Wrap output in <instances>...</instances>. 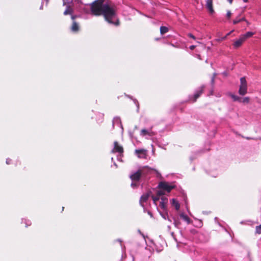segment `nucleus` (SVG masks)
I'll return each instance as SVG.
<instances>
[{"label": "nucleus", "mask_w": 261, "mask_h": 261, "mask_svg": "<svg viewBox=\"0 0 261 261\" xmlns=\"http://www.w3.org/2000/svg\"><path fill=\"white\" fill-rule=\"evenodd\" d=\"M240 19L241 20V21H246V19H245V17H243V18H241V19Z\"/></svg>", "instance_id": "obj_31"}, {"label": "nucleus", "mask_w": 261, "mask_h": 261, "mask_svg": "<svg viewBox=\"0 0 261 261\" xmlns=\"http://www.w3.org/2000/svg\"><path fill=\"white\" fill-rule=\"evenodd\" d=\"M72 0H63V4L64 5H66V4H68L71 2Z\"/></svg>", "instance_id": "obj_26"}, {"label": "nucleus", "mask_w": 261, "mask_h": 261, "mask_svg": "<svg viewBox=\"0 0 261 261\" xmlns=\"http://www.w3.org/2000/svg\"><path fill=\"white\" fill-rule=\"evenodd\" d=\"M168 31V28L165 27H161L160 28V32L162 34L166 33Z\"/></svg>", "instance_id": "obj_18"}, {"label": "nucleus", "mask_w": 261, "mask_h": 261, "mask_svg": "<svg viewBox=\"0 0 261 261\" xmlns=\"http://www.w3.org/2000/svg\"><path fill=\"white\" fill-rule=\"evenodd\" d=\"M160 214L162 216V217L164 219H168V213H167V210H166V211H163L162 212H160Z\"/></svg>", "instance_id": "obj_16"}, {"label": "nucleus", "mask_w": 261, "mask_h": 261, "mask_svg": "<svg viewBox=\"0 0 261 261\" xmlns=\"http://www.w3.org/2000/svg\"><path fill=\"white\" fill-rule=\"evenodd\" d=\"M150 195V192H147L144 194H143L140 199V202L142 206H144V203L146 202L147 200L148 199Z\"/></svg>", "instance_id": "obj_6"}, {"label": "nucleus", "mask_w": 261, "mask_h": 261, "mask_svg": "<svg viewBox=\"0 0 261 261\" xmlns=\"http://www.w3.org/2000/svg\"><path fill=\"white\" fill-rule=\"evenodd\" d=\"M195 46H194V45H191V46L190 47V48L191 49H192H192H194L195 48Z\"/></svg>", "instance_id": "obj_30"}, {"label": "nucleus", "mask_w": 261, "mask_h": 261, "mask_svg": "<svg viewBox=\"0 0 261 261\" xmlns=\"http://www.w3.org/2000/svg\"><path fill=\"white\" fill-rule=\"evenodd\" d=\"M206 7L210 13L213 14L214 12L213 6V0H207L206 1Z\"/></svg>", "instance_id": "obj_7"}, {"label": "nucleus", "mask_w": 261, "mask_h": 261, "mask_svg": "<svg viewBox=\"0 0 261 261\" xmlns=\"http://www.w3.org/2000/svg\"><path fill=\"white\" fill-rule=\"evenodd\" d=\"M174 185L166 182H161L158 186V188L159 189H163L167 192H170L171 190L174 188Z\"/></svg>", "instance_id": "obj_3"}, {"label": "nucleus", "mask_w": 261, "mask_h": 261, "mask_svg": "<svg viewBox=\"0 0 261 261\" xmlns=\"http://www.w3.org/2000/svg\"><path fill=\"white\" fill-rule=\"evenodd\" d=\"M171 204L172 206L175 207L176 210H178L179 209L180 204L175 199H172L171 200Z\"/></svg>", "instance_id": "obj_12"}, {"label": "nucleus", "mask_w": 261, "mask_h": 261, "mask_svg": "<svg viewBox=\"0 0 261 261\" xmlns=\"http://www.w3.org/2000/svg\"><path fill=\"white\" fill-rule=\"evenodd\" d=\"M231 97L234 101H238L239 102H240L241 98L238 97V96L232 95Z\"/></svg>", "instance_id": "obj_20"}, {"label": "nucleus", "mask_w": 261, "mask_h": 261, "mask_svg": "<svg viewBox=\"0 0 261 261\" xmlns=\"http://www.w3.org/2000/svg\"><path fill=\"white\" fill-rule=\"evenodd\" d=\"M240 22H241V20L240 19H238V18H237L236 19L233 20V23L234 24H236Z\"/></svg>", "instance_id": "obj_24"}, {"label": "nucleus", "mask_w": 261, "mask_h": 261, "mask_svg": "<svg viewBox=\"0 0 261 261\" xmlns=\"http://www.w3.org/2000/svg\"><path fill=\"white\" fill-rule=\"evenodd\" d=\"M159 196H158V195H157V196H155H155H152V200H153V203H154V204H155V205H157L156 202H157V201H158L159 200V199H160Z\"/></svg>", "instance_id": "obj_19"}, {"label": "nucleus", "mask_w": 261, "mask_h": 261, "mask_svg": "<svg viewBox=\"0 0 261 261\" xmlns=\"http://www.w3.org/2000/svg\"><path fill=\"white\" fill-rule=\"evenodd\" d=\"M72 12V10L70 8H68L64 12L65 15L70 14Z\"/></svg>", "instance_id": "obj_22"}, {"label": "nucleus", "mask_w": 261, "mask_h": 261, "mask_svg": "<svg viewBox=\"0 0 261 261\" xmlns=\"http://www.w3.org/2000/svg\"><path fill=\"white\" fill-rule=\"evenodd\" d=\"M226 16L228 18H230L231 16V13L230 11H227Z\"/></svg>", "instance_id": "obj_25"}, {"label": "nucleus", "mask_w": 261, "mask_h": 261, "mask_svg": "<svg viewBox=\"0 0 261 261\" xmlns=\"http://www.w3.org/2000/svg\"><path fill=\"white\" fill-rule=\"evenodd\" d=\"M135 153L139 158L145 159L147 156V151L145 149H137Z\"/></svg>", "instance_id": "obj_4"}, {"label": "nucleus", "mask_w": 261, "mask_h": 261, "mask_svg": "<svg viewBox=\"0 0 261 261\" xmlns=\"http://www.w3.org/2000/svg\"><path fill=\"white\" fill-rule=\"evenodd\" d=\"M152 136V132L147 130L146 129H143L141 131V135L144 136L145 135Z\"/></svg>", "instance_id": "obj_13"}, {"label": "nucleus", "mask_w": 261, "mask_h": 261, "mask_svg": "<svg viewBox=\"0 0 261 261\" xmlns=\"http://www.w3.org/2000/svg\"><path fill=\"white\" fill-rule=\"evenodd\" d=\"M91 12L94 15L103 14L105 19L109 23L116 25L118 24V21L115 17V10L108 4H104L100 2H95L91 5Z\"/></svg>", "instance_id": "obj_1"}, {"label": "nucleus", "mask_w": 261, "mask_h": 261, "mask_svg": "<svg viewBox=\"0 0 261 261\" xmlns=\"http://www.w3.org/2000/svg\"><path fill=\"white\" fill-rule=\"evenodd\" d=\"M250 101V98L248 97H245L244 98H241L240 102L243 103H248Z\"/></svg>", "instance_id": "obj_15"}, {"label": "nucleus", "mask_w": 261, "mask_h": 261, "mask_svg": "<svg viewBox=\"0 0 261 261\" xmlns=\"http://www.w3.org/2000/svg\"><path fill=\"white\" fill-rule=\"evenodd\" d=\"M113 152H118L121 153L123 152V148L121 146L119 145L117 142L114 143V147L113 149Z\"/></svg>", "instance_id": "obj_10"}, {"label": "nucleus", "mask_w": 261, "mask_h": 261, "mask_svg": "<svg viewBox=\"0 0 261 261\" xmlns=\"http://www.w3.org/2000/svg\"><path fill=\"white\" fill-rule=\"evenodd\" d=\"M141 174V171H138L133 174L131 175L130 177L133 181H137L139 179Z\"/></svg>", "instance_id": "obj_9"}, {"label": "nucleus", "mask_w": 261, "mask_h": 261, "mask_svg": "<svg viewBox=\"0 0 261 261\" xmlns=\"http://www.w3.org/2000/svg\"><path fill=\"white\" fill-rule=\"evenodd\" d=\"M247 92V84L245 77H241L240 79V85L239 90V93L241 95H244Z\"/></svg>", "instance_id": "obj_2"}, {"label": "nucleus", "mask_w": 261, "mask_h": 261, "mask_svg": "<svg viewBox=\"0 0 261 261\" xmlns=\"http://www.w3.org/2000/svg\"><path fill=\"white\" fill-rule=\"evenodd\" d=\"M245 41V40L243 39V38L241 36H240L239 38L238 39H237L234 41L233 43V46L235 48L239 47L242 45L243 43Z\"/></svg>", "instance_id": "obj_8"}, {"label": "nucleus", "mask_w": 261, "mask_h": 261, "mask_svg": "<svg viewBox=\"0 0 261 261\" xmlns=\"http://www.w3.org/2000/svg\"><path fill=\"white\" fill-rule=\"evenodd\" d=\"M71 30L73 32H76L79 30V26L76 23L74 22L72 24Z\"/></svg>", "instance_id": "obj_17"}, {"label": "nucleus", "mask_w": 261, "mask_h": 261, "mask_svg": "<svg viewBox=\"0 0 261 261\" xmlns=\"http://www.w3.org/2000/svg\"><path fill=\"white\" fill-rule=\"evenodd\" d=\"M188 36H189L190 37H191V38H192V39H196V38H195V36H193V35L192 34H189L188 35Z\"/></svg>", "instance_id": "obj_28"}, {"label": "nucleus", "mask_w": 261, "mask_h": 261, "mask_svg": "<svg viewBox=\"0 0 261 261\" xmlns=\"http://www.w3.org/2000/svg\"><path fill=\"white\" fill-rule=\"evenodd\" d=\"M180 217L184 221H186L188 223H190V219L186 215H185L184 213H181L180 214Z\"/></svg>", "instance_id": "obj_14"}, {"label": "nucleus", "mask_w": 261, "mask_h": 261, "mask_svg": "<svg viewBox=\"0 0 261 261\" xmlns=\"http://www.w3.org/2000/svg\"><path fill=\"white\" fill-rule=\"evenodd\" d=\"M168 203V199L165 197H162L161 198V201L160 202L159 206L161 207V208L164 211H166V210H167V204Z\"/></svg>", "instance_id": "obj_5"}, {"label": "nucleus", "mask_w": 261, "mask_h": 261, "mask_svg": "<svg viewBox=\"0 0 261 261\" xmlns=\"http://www.w3.org/2000/svg\"><path fill=\"white\" fill-rule=\"evenodd\" d=\"M165 194L164 190L163 189H160L159 191L157 192V195L158 196H161Z\"/></svg>", "instance_id": "obj_21"}, {"label": "nucleus", "mask_w": 261, "mask_h": 261, "mask_svg": "<svg viewBox=\"0 0 261 261\" xmlns=\"http://www.w3.org/2000/svg\"><path fill=\"white\" fill-rule=\"evenodd\" d=\"M199 95H200V94H199V93L195 94V100H196V98L199 97Z\"/></svg>", "instance_id": "obj_29"}, {"label": "nucleus", "mask_w": 261, "mask_h": 261, "mask_svg": "<svg viewBox=\"0 0 261 261\" xmlns=\"http://www.w3.org/2000/svg\"><path fill=\"white\" fill-rule=\"evenodd\" d=\"M230 4H232L233 0H228Z\"/></svg>", "instance_id": "obj_33"}, {"label": "nucleus", "mask_w": 261, "mask_h": 261, "mask_svg": "<svg viewBox=\"0 0 261 261\" xmlns=\"http://www.w3.org/2000/svg\"><path fill=\"white\" fill-rule=\"evenodd\" d=\"M7 164H9L8 160H7L6 161Z\"/></svg>", "instance_id": "obj_36"}, {"label": "nucleus", "mask_w": 261, "mask_h": 261, "mask_svg": "<svg viewBox=\"0 0 261 261\" xmlns=\"http://www.w3.org/2000/svg\"><path fill=\"white\" fill-rule=\"evenodd\" d=\"M226 38H227V36H225L221 38L218 39L217 40L219 41H220L224 40L226 39Z\"/></svg>", "instance_id": "obj_27"}, {"label": "nucleus", "mask_w": 261, "mask_h": 261, "mask_svg": "<svg viewBox=\"0 0 261 261\" xmlns=\"http://www.w3.org/2000/svg\"><path fill=\"white\" fill-rule=\"evenodd\" d=\"M233 31H230V32H229L227 34V35L226 36H227V37Z\"/></svg>", "instance_id": "obj_32"}, {"label": "nucleus", "mask_w": 261, "mask_h": 261, "mask_svg": "<svg viewBox=\"0 0 261 261\" xmlns=\"http://www.w3.org/2000/svg\"><path fill=\"white\" fill-rule=\"evenodd\" d=\"M254 33L252 32H248L246 34L241 35V36L243 38V39L245 41L247 38L252 37Z\"/></svg>", "instance_id": "obj_11"}, {"label": "nucleus", "mask_w": 261, "mask_h": 261, "mask_svg": "<svg viewBox=\"0 0 261 261\" xmlns=\"http://www.w3.org/2000/svg\"><path fill=\"white\" fill-rule=\"evenodd\" d=\"M246 22V23L248 24V25H249L250 24V23L249 21H248L247 20L246 21H245Z\"/></svg>", "instance_id": "obj_34"}, {"label": "nucleus", "mask_w": 261, "mask_h": 261, "mask_svg": "<svg viewBox=\"0 0 261 261\" xmlns=\"http://www.w3.org/2000/svg\"><path fill=\"white\" fill-rule=\"evenodd\" d=\"M243 1L245 3H247L248 1V0H243Z\"/></svg>", "instance_id": "obj_35"}, {"label": "nucleus", "mask_w": 261, "mask_h": 261, "mask_svg": "<svg viewBox=\"0 0 261 261\" xmlns=\"http://www.w3.org/2000/svg\"><path fill=\"white\" fill-rule=\"evenodd\" d=\"M256 232L258 234L261 233V225L256 227Z\"/></svg>", "instance_id": "obj_23"}]
</instances>
